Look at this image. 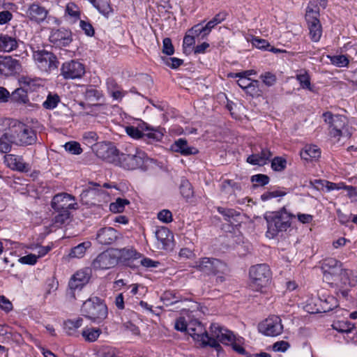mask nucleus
I'll return each mask as SVG.
<instances>
[{
    "label": "nucleus",
    "mask_w": 357,
    "mask_h": 357,
    "mask_svg": "<svg viewBox=\"0 0 357 357\" xmlns=\"http://www.w3.org/2000/svg\"><path fill=\"white\" fill-rule=\"evenodd\" d=\"M192 267L205 274L218 275L217 282H224L225 275L228 271L225 262L213 257H202L194 263Z\"/></svg>",
    "instance_id": "obj_4"
},
{
    "label": "nucleus",
    "mask_w": 357,
    "mask_h": 357,
    "mask_svg": "<svg viewBox=\"0 0 357 357\" xmlns=\"http://www.w3.org/2000/svg\"><path fill=\"white\" fill-rule=\"evenodd\" d=\"M250 286L255 291H261L271 282V271L266 264H260L251 266L249 271Z\"/></svg>",
    "instance_id": "obj_9"
},
{
    "label": "nucleus",
    "mask_w": 357,
    "mask_h": 357,
    "mask_svg": "<svg viewBox=\"0 0 357 357\" xmlns=\"http://www.w3.org/2000/svg\"><path fill=\"white\" fill-rule=\"evenodd\" d=\"M17 47L15 38L6 34H0V51L10 52Z\"/></svg>",
    "instance_id": "obj_27"
},
{
    "label": "nucleus",
    "mask_w": 357,
    "mask_h": 357,
    "mask_svg": "<svg viewBox=\"0 0 357 357\" xmlns=\"http://www.w3.org/2000/svg\"><path fill=\"white\" fill-rule=\"evenodd\" d=\"M319 305L320 308L317 309V312H326L337 307L339 303L337 299L333 296L323 295L319 299Z\"/></svg>",
    "instance_id": "obj_24"
},
{
    "label": "nucleus",
    "mask_w": 357,
    "mask_h": 357,
    "mask_svg": "<svg viewBox=\"0 0 357 357\" xmlns=\"http://www.w3.org/2000/svg\"><path fill=\"white\" fill-rule=\"evenodd\" d=\"M84 73V65L74 60L63 63L61 68V75L66 79L80 78Z\"/></svg>",
    "instance_id": "obj_15"
},
{
    "label": "nucleus",
    "mask_w": 357,
    "mask_h": 357,
    "mask_svg": "<svg viewBox=\"0 0 357 357\" xmlns=\"http://www.w3.org/2000/svg\"><path fill=\"white\" fill-rule=\"evenodd\" d=\"M174 328L176 331L188 333V323L183 317H180L175 321Z\"/></svg>",
    "instance_id": "obj_57"
},
{
    "label": "nucleus",
    "mask_w": 357,
    "mask_h": 357,
    "mask_svg": "<svg viewBox=\"0 0 357 357\" xmlns=\"http://www.w3.org/2000/svg\"><path fill=\"white\" fill-rule=\"evenodd\" d=\"M3 123L10 127L14 144L18 146H29L37 141L36 132L30 126L14 119H6Z\"/></svg>",
    "instance_id": "obj_3"
},
{
    "label": "nucleus",
    "mask_w": 357,
    "mask_h": 357,
    "mask_svg": "<svg viewBox=\"0 0 357 357\" xmlns=\"http://www.w3.org/2000/svg\"><path fill=\"white\" fill-rule=\"evenodd\" d=\"M218 211L219 213L224 216V219L226 221L229 222L231 218L239 215V213L232 208H225L223 207H218Z\"/></svg>",
    "instance_id": "obj_52"
},
{
    "label": "nucleus",
    "mask_w": 357,
    "mask_h": 357,
    "mask_svg": "<svg viewBox=\"0 0 357 357\" xmlns=\"http://www.w3.org/2000/svg\"><path fill=\"white\" fill-rule=\"evenodd\" d=\"M33 58L38 68L44 72H51L59 66V62L56 56L45 50L33 51Z\"/></svg>",
    "instance_id": "obj_10"
},
{
    "label": "nucleus",
    "mask_w": 357,
    "mask_h": 357,
    "mask_svg": "<svg viewBox=\"0 0 357 357\" xmlns=\"http://www.w3.org/2000/svg\"><path fill=\"white\" fill-rule=\"evenodd\" d=\"M188 33L192 34L195 38L201 36L202 39H204L206 36H208V33H206V31H205L204 26H203L201 24H197L193 26L188 31Z\"/></svg>",
    "instance_id": "obj_51"
},
{
    "label": "nucleus",
    "mask_w": 357,
    "mask_h": 357,
    "mask_svg": "<svg viewBox=\"0 0 357 357\" xmlns=\"http://www.w3.org/2000/svg\"><path fill=\"white\" fill-rule=\"evenodd\" d=\"M340 282V287L342 288L347 287H354L357 284V278L354 275L352 271L349 269H341L337 275Z\"/></svg>",
    "instance_id": "obj_25"
},
{
    "label": "nucleus",
    "mask_w": 357,
    "mask_h": 357,
    "mask_svg": "<svg viewBox=\"0 0 357 357\" xmlns=\"http://www.w3.org/2000/svg\"><path fill=\"white\" fill-rule=\"evenodd\" d=\"M324 121L329 125V134L332 137L349 138L352 134L348 126V120L343 115H333L331 112L322 114Z\"/></svg>",
    "instance_id": "obj_6"
},
{
    "label": "nucleus",
    "mask_w": 357,
    "mask_h": 357,
    "mask_svg": "<svg viewBox=\"0 0 357 357\" xmlns=\"http://www.w3.org/2000/svg\"><path fill=\"white\" fill-rule=\"evenodd\" d=\"M101 333L102 331L100 328H87L82 331V335L86 341L93 342L97 340Z\"/></svg>",
    "instance_id": "obj_35"
},
{
    "label": "nucleus",
    "mask_w": 357,
    "mask_h": 357,
    "mask_svg": "<svg viewBox=\"0 0 357 357\" xmlns=\"http://www.w3.org/2000/svg\"><path fill=\"white\" fill-rule=\"evenodd\" d=\"M119 232L113 227H103L100 229L96 234V239L100 244L111 245L119 238Z\"/></svg>",
    "instance_id": "obj_19"
},
{
    "label": "nucleus",
    "mask_w": 357,
    "mask_h": 357,
    "mask_svg": "<svg viewBox=\"0 0 357 357\" xmlns=\"http://www.w3.org/2000/svg\"><path fill=\"white\" fill-rule=\"evenodd\" d=\"M93 150L98 158L128 170L141 168L146 158L144 151L136 148L132 149L130 151L127 150V153H119L115 146L107 144H96Z\"/></svg>",
    "instance_id": "obj_1"
},
{
    "label": "nucleus",
    "mask_w": 357,
    "mask_h": 357,
    "mask_svg": "<svg viewBox=\"0 0 357 357\" xmlns=\"http://www.w3.org/2000/svg\"><path fill=\"white\" fill-rule=\"evenodd\" d=\"M171 149L183 155H195L198 150L193 146H190L186 139L180 138L176 140L171 146Z\"/></svg>",
    "instance_id": "obj_23"
},
{
    "label": "nucleus",
    "mask_w": 357,
    "mask_h": 357,
    "mask_svg": "<svg viewBox=\"0 0 357 357\" xmlns=\"http://www.w3.org/2000/svg\"><path fill=\"white\" fill-rule=\"evenodd\" d=\"M163 135L162 132L156 130H151L147 133H143L142 139L147 143L152 144L155 142H159L162 139Z\"/></svg>",
    "instance_id": "obj_43"
},
{
    "label": "nucleus",
    "mask_w": 357,
    "mask_h": 357,
    "mask_svg": "<svg viewBox=\"0 0 357 357\" xmlns=\"http://www.w3.org/2000/svg\"><path fill=\"white\" fill-rule=\"evenodd\" d=\"M158 218L165 223H169L172 221V214L169 210L164 209L158 213Z\"/></svg>",
    "instance_id": "obj_60"
},
{
    "label": "nucleus",
    "mask_w": 357,
    "mask_h": 357,
    "mask_svg": "<svg viewBox=\"0 0 357 357\" xmlns=\"http://www.w3.org/2000/svg\"><path fill=\"white\" fill-rule=\"evenodd\" d=\"M161 300L165 305H171L181 301L176 293L171 291H166L161 296Z\"/></svg>",
    "instance_id": "obj_39"
},
{
    "label": "nucleus",
    "mask_w": 357,
    "mask_h": 357,
    "mask_svg": "<svg viewBox=\"0 0 357 357\" xmlns=\"http://www.w3.org/2000/svg\"><path fill=\"white\" fill-rule=\"evenodd\" d=\"M83 323V319L78 317L76 319H68L64 322V330L68 335H73L75 331L79 328Z\"/></svg>",
    "instance_id": "obj_33"
},
{
    "label": "nucleus",
    "mask_w": 357,
    "mask_h": 357,
    "mask_svg": "<svg viewBox=\"0 0 357 357\" xmlns=\"http://www.w3.org/2000/svg\"><path fill=\"white\" fill-rule=\"evenodd\" d=\"M272 153L268 149H262L260 153L252 154L247 158V162L253 165H264L272 156Z\"/></svg>",
    "instance_id": "obj_26"
},
{
    "label": "nucleus",
    "mask_w": 357,
    "mask_h": 357,
    "mask_svg": "<svg viewBox=\"0 0 357 357\" xmlns=\"http://www.w3.org/2000/svg\"><path fill=\"white\" fill-rule=\"evenodd\" d=\"M321 268L323 270L325 279L329 280L330 275L333 278L337 275L342 269V263L335 258H326L322 261Z\"/></svg>",
    "instance_id": "obj_20"
},
{
    "label": "nucleus",
    "mask_w": 357,
    "mask_h": 357,
    "mask_svg": "<svg viewBox=\"0 0 357 357\" xmlns=\"http://www.w3.org/2000/svg\"><path fill=\"white\" fill-rule=\"evenodd\" d=\"M212 335L216 337L217 341L226 345H231L232 349L240 354H246L245 350L241 345L242 338H236L231 331L227 330L218 324L211 325Z\"/></svg>",
    "instance_id": "obj_8"
},
{
    "label": "nucleus",
    "mask_w": 357,
    "mask_h": 357,
    "mask_svg": "<svg viewBox=\"0 0 357 357\" xmlns=\"http://www.w3.org/2000/svg\"><path fill=\"white\" fill-rule=\"evenodd\" d=\"M169 235V231L165 227H161L155 231V236L157 239L163 243Z\"/></svg>",
    "instance_id": "obj_63"
},
{
    "label": "nucleus",
    "mask_w": 357,
    "mask_h": 357,
    "mask_svg": "<svg viewBox=\"0 0 357 357\" xmlns=\"http://www.w3.org/2000/svg\"><path fill=\"white\" fill-rule=\"evenodd\" d=\"M260 333L267 336H278L283 331L281 319L275 315H273L265 319L259 325Z\"/></svg>",
    "instance_id": "obj_13"
},
{
    "label": "nucleus",
    "mask_w": 357,
    "mask_h": 357,
    "mask_svg": "<svg viewBox=\"0 0 357 357\" xmlns=\"http://www.w3.org/2000/svg\"><path fill=\"white\" fill-rule=\"evenodd\" d=\"M10 127L6 130L5 132L0 137V152L8 153L11 150L12 144H14L13 138L11 137Z\"/></svg>",
    "instance_id": "obj_28"
},
{
    "label": "nucleus",
    "mask_w": 357,
    "mask_h": 357,
    "mask_svg": "<svg viewBox=\"0 0 357 357\" xmlns=\"http://www.w3.org/2000/svg\"><path fill=\"white\" fill-rule=\"evenodd\" d=\"M294 215L288 212L285 207L276 211L266 213L264 219L267 224L266 236L268 238H274L279 234L286 231L291 227Z\"/></svg>",
    "instance_id": "obj_2"
},
{
    "label": "nucleus",
    "mask_w": 357,
    "mask_h": 357,
    "mask_svg": "<svg viewBox=\"0 0 357 357\" xmlns=\"http://www.w3.org/2000/svg\"><path fill=\"white\" fill-rule=\"evenodd\" d=\"M354 328V324L349 321H338L333 325V328L340 333H350Z\"/></svg>",
    "instance_id": "obj_49"
},
{
    "label": "nucleus",
    "mask_w": 357,
    "mask_h": 357,
    "mask_svg": "<svg viewBox=\"0 0 357 357\" xmlns=\"http://www.w3.org/2000/svg\"><path fill=\"white\" fill-rule=\"evenodd\" d=\"M162 52L163 54L168 56L174 54V47L169 38H165L163 39Z\"/></svg>",
    "instance_id": "obj_56"
},
{
    "label": "nucleus",
    "mask_w": 357,
    "mask_h": 357,
    "mask_svg": "<svg viewBox=\"0 0 357 357\" xmlns=\"http://www.w3.org/2000/svg\"><path fill=\"white\" fill-rule=\"evenodd\" d=\"M180 190L182 196L186 199H189L193 195L192 185L188 181H183L180 185Z\"/></svg>",
    "instance_id": "obj_47"
},
{
    "label": "nucleus",
    "mask_w": 357,
    "mask_h": 357,
    "mask_svg": "<svg viewBox=\"0 0 357 357\" xmlns=\"http://www.w3.org/2000/svg\"><path fill=\"white\" fill-rule=\"evenodd\" d=\"M21 70L22 65L19 60L11 56H0V75L13 76L19 73Z\"/></svg>",
    "instance_id": "obj_16"
},
{
    "label": "nucleus",
    "mask_w": 357,
    "mask_h": 357,
    "mask_svg": "<svg viewBox=\"0 0 357 357\" xmlns=\"http://www.w3.org/2000/svg\"><path fill=\"white\" fill-rule=\"evenodd\" d=\"M86 100L89 101L99 100L102 97V93L93 86H87L82 92Z\"/></svg>",
    "instance_id": "obj_32"
},
{
    "label": "nucleus",
    "mask_w": 357,
    "mask_h": 357,
    "mask_svg": "<svg viewBox=\"0 0 357 357\" xmlns=\"http://www.w3.org/2000/svg\"><path fill=\"white\" fill-rule=\"evenodd\" d=\"M49 40L54 46L61 48L69 45L72 42V33L65 29H52Z\"/></svg>",
    "instance_id": "obj_18"
},
{
    "label": "nucleus",
    "mask_w": 357,
    "mask_h": 357,
    "mask_svg": "<svg viewBox=\"0 0 357 357\" xmlns=\"http://www.w3.org/2000/svg\"><path fill=\"white\" fill-rule=\"evenodd\" d=\"M90 279L88 270H80L77 271L71 278L68 283L69 291L68 296L70 300H76V291L79 293L82 287L86 284Z\"/></svg>",
    "instance_id": "obj_12"
},
{
    "label": "nucleus",
    "mask_w": 357,
    "mask_h": 357,
    "mask_svg": "<svg viewBox=\"0 0 357 357\" xmlns=\"http://www.w3.org/2000/svg\"><path fill=\"white\" fill-rule=\"evenodd\" d=\"M236 77H238L239 79L237 81L238 85L246 90L250 89L252 86H259V82L258 80H251L250 79L248 78L246 76L241 75V76H237Z\"/></svg>",
    "instance_id": "obj_40"
},
{
    "label": "nucleus",
    "mask_w": 357,
    "mask_h": 357,
    "mask_svg": "<svg viewBox=\"0 0 357 357\" xmlns=\"http://www.w3.org/2000/svg\"><path fill=\"white\" fill-rule=\"evenodd\" d=\"M269 177L266 174H255L251 176V181L255 183L254 186H264L269 183Z\"/></svg>",
    "instance_id": "obj_50"
},
{
    "label": "nucleus",
    "mask_w": 357,
    "mask_h": 357,
    "mask_svg": "<svg viewBox=\"0 0 357 357\" xmlns=\"http://www.w3.org/2000/svg\"><path fill=\"white\" fill-rule=\"evenodd\" d=\"M63 146L65 150L71 154L79 155L82 153V149L80 144L77 142H68L66 143Z\"/></svg>",
    "instance_id": "obj_46"
},
{
    "label": "nucleus",
    "mask_w": 357,
    "mask_h": 357,
    "mask_svg": "<svg viewBox=\"0 0 357 357\" xmlns=\"http://www.w3.org/2000/svg\"><path fill=\"white\" fill-rule=\"evenodd\" d=\"M327 57L333 66L338 68L347 67L349 64V59L346 55H328Z\"/></svg>",
    "instance_id": "obj_36"
},
{
    "label": "nucleus",
    "mask_w": 357,
    "mask_h": 357,
    "mask_svg": "<svg viewBox=\"0 0 357 357\" xmlns=\"http://www.w3.org/2000/svg\"><path fill=\"white\" fill-rule=\"evenodd\" d=\"M75 201V197L68 193H59L54 196L52 202V208L59 211L60 210L77 209L76 202L69 203L70 201Z\"/></svg>",
    "instance_id": "obj_17"
},
{
    "label": "nucleus",
    "mask_w": 357,
    "mask_h": 357,
    "mask_svg": "<svg viewBox=\"0 0 357 357\" xmlns=\"http://www.w3.org/2000/svg\"><path fill=\"white\" fill-rule=\"evenodd\" d=\"M119 259L120 256L116 250H107L94 259L92 266L96 270L109 269L118 264Z\"/></svg>",
    "instance_id": "obj_11"
},
{
    "label": "nucleus",
    "mask_w": 357,
    "mask_h": 357,
    "mask_svg": "<svg viewBox=\"0 0 357 357\" xmlns=\"http://www.w3.org/2000/svg\"><path fill=\"white\" fill-rule=\"evenodd\" d=\"M12 101L26 104L29 102L27 91L23 88L20 87L15 89L10 95Z\"/></svg>",
    "instance_id": "obj_34"
},
{
    "label": "nucleus",
    "mask_w": 357,
    "mask_h": 357,
    "mask_svg": "<svg viewBox=\"0 0 357 357\" xmlns=\"http://www.w3.org/2000/svg\"><path fill=\"white\" fill-rule=\"evenodd\" d=\"M296 79L299 82L301 86L303 89H306L312 91L310 77L305 70H301L296 75Z\"/></svg>",
    "instance_id": "obj_37"
},
{
    "label": "nucleus",
    "mask_w": 357,
    "mask_h": 357,
    "mask_svg": "<svg viewBox=\"0 0 357 357\" xmlns=\"http://www.w3.org/2000/svg\"><path fill=\"white\" fill-rule=\"evenodd\" d=\"M5 162L10 168L20 172H27L31 169L29 165L26 163L22 157L19 155L13 154L7 155L5 156Z\"/></svg>",
    "instance_id": "obj_22"
},
{
    "label": "nucleus",
    "mask_w": 357,
    "mask_h": 357,
    "mask_svg": "<svg viewBox=\"0 0 357 357\" xmlns=\"http://www.w3.org/2000/svg\"><path fill=\"white\" fill-rule=\"evenodd\" d=\"M66 13H67L69 16L75 18V20L79 19L80 15L78 6L73 2L67 4L66 8Z\"/></svg>",
    "instance_id": "obj_54"
},
{
    "label": "nucleus",
    "mask_w": 357,
    "mask_h": 357,
    "mask_svg": "<svg viewBox=\"0 0 357 357\" xmlns=\"http://www.w3.org/2000/svg\"><path fill=\"white\" fill-rule=\"evenodd\" d=\"M60 101L59 96L57 94H49L47 99L43 103V106L47 109H52L55 108L59 102Z\"/></svg>",
    "instance_id": "obj_45"
},
{
    "label": "nucleus",
    "mask_w": 357,
    "mask_h": 357,
    "mask_svg": "<svg viewBox=\"0 0 357 357\" xmlns=\"http://www.w3.org/2000/svg\"><path fill=\"white\" fill-rule=\"evenodd\" d=\"M0 308L6 312H8L13 310V304L4 296H0Z\"/></svg>",
    "instance_id": "obj_62"
},
{
    "label": "nucleus",
    "mask_w": 357,
    "mask_h": 357,
    "mask_svg": "<svg viewBox=\"0 0 357 357\" xmlns=\"http://www.w3.org/2000/svg\"><path fill=\"white\" fill-rule=\"evenodd\" d=\"M318 17L319 12L307 8L305 14V19L308 24L310 38L313 42H318L322 34L321 25Z\"/></svg>",
    "instance_id": "obj_14"
},
{
    "label": "nucleus",
    "mask_w": 357,
    "mask_h": 357,
    "mask_svg": "<svg viewBox=\"0 0 357 357\" xmlns=\"http://www.w3.org/2000/svg\"><path fill=\"white\" fill-rule=\"evenodd\" d=\"M211 331V329L210 328ZM188 333L196 341L201 342L203 346H209L214 348L218 352H219L222 347L216 340V337L206 332L205 328L202 323L197 320H191L188 323Z\"/></svg>",
    "instance_id": "obj_7"
},
{
    "label": "nucleus",
    "mask_w": 357,
    "mask_h": 357,
    "mask_svg": "<svg viewBox=\"0 0 357 357\" xmlns=\"http://www.w3.org/2000/svg\"><path fill=\"white\" fill-rule=\"evenodd\" d=\"M321 151L315 145L305 146L301 152V156L303 159L307 160L309 159H317L320 157Z\"/></svg>",
    "instance_id": "obj_30"
},
{
    "label": "nucleus",
    "mask_w": 357,
    "mask_h": 357,
    "mask_svg": "<svg viewBox=\"0 0 357 357\" xmlns=\"http://www.w3.org/2000/svg\"><path fill=\"white\" fill-rule=\"evenodd\" d=\"M260 78L262 79L263 82L268 86H273L276 82L275 75L270 72H266L261 75Z\"/></svg>",
    "instance_id": "obj_58"
},
{
    "label": "nucleus",
    "mask_w": 357,
    "mask_h": 357,
    "mask_svg": "<svg viewBox=\"0 0 357 357\" xmlns=\"http://www.w3.org/2000/svg\"><path fill=\"white\" fill-rule=\"evenodd\" d=\"M129 203L130 202L126 199L118 198L115 202L110 204L109 209L113 213H121L124 210L125 206Z\"/></svg>",
    "instance_id": "obj_44"
},
{
    "label": "nucleus",
    "mask_w": 357,
    "mask_h": 357,
    "mask_svg": "<svg viewBox=\"0 0 357 357\" xmlns=\"http://www.w3.org/2000/svg\"><path fill=\"white\" fill-rule=\"evenodd\" d=\"M98 357H119V351L109 346H102L97 351Z\"/></svg>",
    "instance_id": "obj_38"
},
{
    "label": "nucleus",
    "mask_w": 357,
    "mask_h": 357,
    "mask_svg": "<svg viewBox=\"0 0 357 357\" xmlns=\"http://www.w3.org/2000/svg\"><path fill=\"white\" fill-rule=\"evenodd\" d=\"M98 192L96 188H89L83 190L80 195L81 202L85 205L94 204L95 197Z\"/></svg>",
    "instance_id": "obj_31"
},
{
    "label": "nucleus",
    "mask_w": 357,
    "mask_h": 357,
    "mask_svg": "<svg viewBox=\"0 0 357 357\" xmlns=\"http://www.w3.org/2000/svg\"><path fill=\"white\" fill-rule=\"evenodd\" d=\"M59 213L54 218V223L57 226L62 225L70 218L69 210H60L57 211Z\"/></svg>",
    "instance_id": "obj_48"
},
{
    "label": "nucleus",
    "mask_w": 357,
    "mask_h": 357,
    "mask_svg": "<svg viewBox=\"0 0 357 357\" xmlns=\"http://www.w3.org/2000/svg\"><path fill=\"white\" fill-rule=\"evenodd\" d=\"M126 131L129 136L134 139H142L143 137V132L134 126H127Z\"/></svg>",
    "instance_id": "obj_59"
},
{
    "label": "nucleus",
    "mask_w": 357,
    "mask_h": 357,
    "mask_svg": "<svg viewBox=\"0 0 357 357\" xmlns=\"http://www.w3.org/2000/svg\"><path fill=\"white\" fill-rule=\"evenodd\" d=\"M287 194L285 191L281 190H275L273 191H268L261 195V199L263 201H267L272 198H275L278 197H283Z\"/></svg>",
    "instance_id": "obj_55"
},
{
    "label": "nucleus",
    "mask_w": 357,
    "mask_h": 357,
    "mask_svg": "<svg viewBox=\"0 0 357 357\" xmlns=\"http://www.w3.org/2000/svg\"><path fill=\"white\" fill-rule=\"evenodd\" d=\"M48 14V10L38 3H33L29 5L26 15L27 17L32 22L41 23L43 22Z\"/></svg>",
    "instance_id": "obj_21"
},
{
    "label": "nucleus",
    "mask_w": 357,
    "mask_h": 357,
    "mask_svg": "<svg viewBox=\"0 0 357 357\" xmlns=\"http://www.w3.org/2000/svg\"><path fill=\"white\" fill-rule=\"evenodd\" d=\"M79 26L87 36H92L94 34V29L89 22L81 20Z\"/></svg>",
    "instance_id": "obj_64"
},
{
    "label": "nucleus",
    "mask_w": 357,
    "mask_h": 357,
    "mask_svg": "<svg viewBox=\"0 0 357 357\" xmlns=\"http://www.w3.org/2000/svg\"><path fill=\"white\" fill-rule=\"evenodd\" d=\"M93 5L105 16H107L113 11L112 8L107 0H99Z\"/></svg>",
    "instance_id": "obj_42"
},
{
    "label": "nucleus",
    "mask_w": 357,
    "mask_h": 357,
    "mask_svg": "<svg viewBox=\"0 0 357 357\" xmlns=\"http://www.w3.org/2000/svg\"><path fill=\"white\" fill-rule=\"evenodd\" d=\"M39 258L38 255L33 254H29L26 256L20 258L19 261L22 264L33 265L37 262V259Z\"/></svg>",
    "instance_id": "obj_61"
},
{
    "label": "nucleus",
    "mask_w": 357,
    "mask_h": 357,
    "mask_svg": "<svg viewBox=\"0 0 357 357\" xmlns=\"http://www.w3.org/2000/svg\"><path fill=\"white\" fill-rule=\"evenodd\" d=\"M91 246V243L90 241L82 242L79 245L73 247L70 250L68 256L70 258H82L84 256L86 250L90 248Z\"/></svg>",
    "instance_id": "obj_29"
},
{
    "label": "nucleus",
    "mask_w": 357,
    "mask_h": 357,
    "mask_svg": "<svg viewBox=\"0 0 357 357\" xmlns=\"http://www.w3.org/2000/svg\"><path fill=\"white\" fill-rule=\"evenodd\" d=\"M81 313L93 323H100L108 314L106 304L98 297H91L86 300L82 307Z\"/></svg>",
    "instance_id": "obj_5"
},
{
    "label": "nucleus",
    "mask_w": 357,
    "mask_h": 357,
    "mask_svg": "<svg viewBox=\"0 0 357 357\" xmlns=\"http://www.w3.org/2000/svg\"><path fill=\"white\" fill-rule=\"evenodd\" d=\"M287 161L281 157H275L271 162V167L274 171L281 172L286 167Z\"/></svg>",
    "instance_id": "obj_53"
},
{
    "label": "nucleus",
    "mask_w": 357,
    "mask_h": 357,
    "mask_svg": "<svg viewBox=\"0 0 357 357\" xmlns=\"http://www.w3.org/2000/svg\"><path fill=\"white\" fill-rule=\"evenodd\" d=\"M131 253L133 254L132 256L134 257L135 260L139 259L138 262L144 267L151 268V267H158L159 262L153 261L149 258H142L141 259V255L139 253L136 252L135 251L131 250Z\"/></svg>",
    "instance_id": "obj_41"
}]
</instances>
